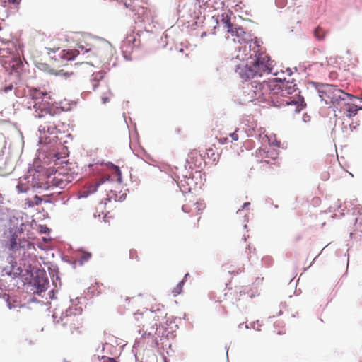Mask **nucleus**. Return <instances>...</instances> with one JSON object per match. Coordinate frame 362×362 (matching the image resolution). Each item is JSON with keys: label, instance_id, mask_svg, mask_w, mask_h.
<instances>
[{"label": "nucleus", "instance_id": "nucleus-1", "mask_svg": "<svg viewBox=\"0 0 362 362\" xmlns=\"http://www.w3.org/2000/svg\"><path fill=\"white\" fill-rule=\"evenodd\" d=\"M236 57L242 62L252 59L245 65H238L235 70L242 79H254L243 88L244 100L248 102H267L273 87L272 82H260L257 79L264 74L273 73L274 61L256 43L253 44L252 48L251 45L249 48L246 45L240 47Z\"/></svg>", "mask_w": 362, "mask_h": 362}, {"label": "nucleus", "instance_id": "nucleus-2", "mask_svg": "<svg viewBox=\"0 0 362 362\" xmlns=\"http://www.w3.org/2000/svg\"><path fill=\"white\" fill-rule=\"evenodd\" d=\"M33 115L39 119L38 131L45 138L49 135H54L61 132L60 125L62 111L54 105L50 107L37 106Z\"/></svg>", "mask_w": 362, "mask_h": 362}, {"label": "nucleus", "instance_id": "nucleus-3", "mask_svg": "<svg viewBox=\"0 0 362 362\" xmlns=\"http://www.w3.org/2000/svg\"><path fill=\"white\" fill-rule=\"evenodd\" d=\"M81 310L70 307L63 313L57 323L60 325L62 332L66 336L76 337L83 332V319Z\"/></svg>", "mask_w": 362, "mask_h": 362}, {"label": "nucleus", "instance_id": "nucleus-4", "mask_svg": "<svg viewBox=\"0 0 362 362\" xmlns=\"http://www.w3.org/2000/svg\"><path fill=\"white\" fill-rule=\"evenodd\" d=\"M315 84L318 90L319 96L327 105L332 104L337 105H339L341 101H344L347 99L351 100L353 98H356L353 95L337 88L336 86L327 83Z\"/></svg>", "mask_w": 362, "mask_h": 362}, {"label": "nucleus", "instance_id": "nucleus-5", "mask_svg": "<svg viewBox=\"0 0 362 362\" xmlns=\"http://www.w3.org/2000/svg\"><path fill=\"white\" fill-rule=\"evenodd\" d=\"M268 96L267 102L272 103L274 106H294V112L297 113L300 112L305 107V105H303V100H301L300 97L285 98L284 95L281 94V93H279V91L273 88V87H272Z\"/></svg>", "mask_w": 362, "mask_h": 362}, {"label": "nucleus", "instance_id": "nucleus-6", "mask_svg": "<svg viewBox=\"0 0 362 362\" xmlns=\"http://www.w3.org/2000/svg\"><path fill=\"white\" fill-rule=\"evenodd\" d=\"M79 54V51L77 49H63L61 50L57 54L54 55L51 58L50 66L52 69L50 72L55 75H63L67 76L69 74L64 72L63 69L55 70L54 68H59L65 66L68 61L74 59V58Z\"/></svg>", "mask_w": 362, "mask_h": 362}, {"label": "nucleus", "instance_id": "nucleus-7", "mask_svg": "<svg viewBox=\"0 0 362 362\" xmlns=\"http://www.w3.org/2000/svg\"><path fill=\"white\" fill-rule=\"evenodd\" d=\"M142 0H134L129 3L124 1L123 4L126 8H129L134 15L136 16V20L139 22H149L153 20V12L146 7L140 4Z\"/></svg>", "mask_w": 362, "mask_h": 362}, {"label": "nucleus", "instance_id": "nucleus-8", "mask_svg": "<svg viewBox=\"0 0 362 362\" xmlns=\"http://www.w3.org/2000/svg\"><path fill=\"white\" fill-rule=\"evenodd\" d=\"M28 96L33 100V108L36 111L37 106H52L48 100L51 99V96L48 92L36 88H30L28 90Z\"/></svg>", "mask_w": 362, "mask_h": 362}, {"label": "nucleus", "instance_id": "nucleus-9", "mask_svg": "<svg viewBox=\"0 0 362 362\" xmlns=\"http://www.w3.org/2000/svg\"><path fill=\"white\" fill-rule=\"evenodd\" d=\"M206 209V204L202 201L199 202H188L182 206V210L185 213L190 214L192 216L197 217V223L201 219V214Z\"/></svg>", "mask_w": 362, "mask_h": 362}, {"label": "nucleus", "instance_id": "nucleus-10", "mask_svg": "<svg viewBox=\"0 0 362 362\" xmlns=\"http://www.w3.org/2000/svg\"><path fill=\"white\" fill-rule=\"evenodd\" d=\"M134 317L136 320L142 322L141 325L143 327L149 325L152 327H157L159 325V317L157 316V318H156V314L153 311L146 310L144 313H136L134 314Z\"/></svg>", "mask_w": 362, "mask_h": 362}, {"label": "nucleus", "instance_id": "nucleus-11", "mask_svg": "<svg viewBox=\"0 0 362 362\" xmlns=\"http://www.w3.org/2000/svg\"><path fill=\"white\" fill-rule=\"evenodd\" d=\"M257 156L261 159V162L265 163H272L279 158V151L269 146L266 148H261L257 151Z\"/></svg>", "mask_w": 362, "mask_h": 362}, {"label": "nucleus", "instance_id": "nucleus-12", "mask_svg": "<svg viewBox=\"0 0 362 362\" xmlns=\"http://www.w3.org/2000/svg\"><path fill=\"white\" fill-rule=\"evenodd\" d=\"M23 229H18L13 232L10 238L9 249L11 250H18L19 248L25 247L26 245H30V243L25 238L21 239L18 238V233H22Z\"/></svg>", "mask_w": 362, "mask_h": 362}, {"label": "nucleus", "instance_id": "nucleus-13", "mask_svg": "<svg viewBox=\"0 0 362 362\" xmlns=\"http://www.w3.org/2000/svg\"><path fill=\"white\" fill-rule=\"evenodd\" d=\"M228 35H226V38L229 39L231 38L234 42H240V40H243L246 33L243 30V28L240 26H237L235 25H231V27L230 28L226 29Z\"/></svg>", "mask_w": 362, "mask_h": 362}, {"label": "nucleus", "instance_id": "nucleus-14", "mask_svg": "<svg viewBox=\"0 0 362 362\" xmlns=\"http://www.w3.org/2000/svg\"><path fill=\"white\" fill-rule=\"evenodd\" d=\"M272 84L273 86V88L278 90L279 93H281L283 95L285 96V98H297L299 97L298 95H296V96H290L293 91H295L294 87L291 86H288V84H285L283 83H276L274 81H272Z\"/></svg>", "mask_w": 362, "mask_h": 362}, {"label": "nucleus", "instance_id": "nucleus-15", "mask_svg": "<svg viewBox=\"0 0 362 362\" xmlns=\"http://www.w3.org/2000/svg\"><path fill=\"white\" fill-rule=\"evenodd\" d=\"M49 280L46 274H42V276H37L35 281L34 286L36 288V293L40 296L49 287Z\"/></svg>", "mask_w": 362, "mask_h": 362}, {"label": "nucleus", "instance_id": "nucleus-16", "mask_svg": "<svg viewBox=\"0 0 362 362\" xmlns=\"http://www.w3.org/2000/svg\"><path fill=\"white\" fill-rule=\"evenodd\" d=\"M68 174L62 175L61 173H55L52 180V185L61 189H64L71 182Z\"/></svg>", "mask_w": 362, "mask_h": 362}, {"label": "nucleus", "instance_id": "nucleus-17", "mask_svg": "<svg viewBox=\"0 0 362 362\" xmlns=\"http://www.w3.org/2000/svg\"><path fill=\"white\" fill-rule=\"evenodd\" d=\"M233 14V12L228 9L224 11L221 15L217 16L218 19L223 25L225 29L230 28L231 25H233V23L230 22L231 16Z\"/></svg>", "mask_w": 362, "mask_h": 362}, {"label": "nucleus", "instance_id": "nucleus-18", "mask_svg": "<svg viewBox=\"0 0 362 362\" xmlns=\"http://www.w3.org/2000/svg\"><path fill=\"white\" fill-rule=\"evenodd\" d=\"M140 45L139 38L134 33L128 35L123 42V46L127 47L132 49L134 47H138Z\"/></svg>", "mask_w": 362, "mask_h": 362}, {"label": "nucleus", "instance_id": "nucleus-19", "mask_svg": "<svg viewBox=\"0 0 362 362\" xmlns=\"http://www.w3.org/2000/svg\"><path fill=\"white\" fill-rule=\"evenodd\" d=\"M361 108V105L359 106L352 103H347L344 105V112L348 117H351L355 116Z\"/></svg>", "mask_w": 362, "mask_h": 362}, {"label": "nucleus", "instance_id": "nucleus-20", "mask_svg": "<svg viewBox=\"0 0 362 362\" xmlns=\"http://www.w3.org/2000/svg\"><path fill=\"white\" fill-rule=\"evenodd\" d=\"M328 31L325 30L322 28L318 26L314 30V36L318 40H323L325 39L326 35H327Z\"/></svg>", "mask_w": 362, "mask_h": 362}, {"label": "nucleus", "instance_id": "nucleus-21", "mask_svg": "<svg viewBox=\"0 0 362 362\" xmlns=\"http://www.w3.org/2000/svg\"><path fill=\"white\" fill-rule=\"evenodd\" d=\"M42 199L37 195H35L32 200L28 199L26 204L29 207H33L41 204Z\"/></svg>", "mask_w": 362, "mask_h": 362}, {"label": "nucleus", "instance_id": "nucleus-22", "mask_svg": "<svg viewBox=\"0 0 362 362\" xmlns=\"http://www.w3.org/2000/svg\"><path fill=\"white\" fill-rule=\"evenodd\" d=\"M184 286V281H181L179 282L177 286L173 289L172 293L174 296H177V295L180 294L182 291Z\"/></svg>", "mask_w": 362, "mask_h": 362}, {"label": "nucleus", "instance_id": "nucleus-23", "mask_svg": "<svg viewBox=\"0 0 362 362\" xmlns=\"http://www.w3.org/2000/svg\"><path fill=\"white\" fill-rule=\"evenodd\" d=\"M80 35H81V33H69L66 35V41L74 42L75 38H78Z\"/></svg>", "mask_w": 362, "mask_h": 362}, {"label": "nucleus", "instance_id": "nucleus-24", "mask_svg": "<svg viewBox=\"0 0 362 362\" xmlns=\"http://www.w3.org/2000/svg\"><path fill=\"white\" fill-rule=\"evenodd\" d=\"M198 156H200L199 152L196 150H193L189 153L187 160L189 163H193V159Z\"/></svg>", "mask_w": 362, "mask_h": 362}, {"label": "nucleus", "instance_id": "nucleus-25", "mask_svg": "<svg viewBox=\"0 0 362 362\" xmlns=\"http://www.w3.org/2000/svg\"><path fill=\"white\" fill-rule=\"evenodd\" d=\"M112 94L110 91V90L107 88V92L104 93V94L101 96L102 102L103 103L105 104L110 100V96H111Z\"/></svg>", "mask_w": 362, "mask_h": 362}, {"label": "nucleus", "instance_id": "nucleus-26", "mask_svg": "<svg viewBox=\"0 0 362 362\" xmlns=\"http://www.w3.org/2000/svg\"><path fill=\"white\" fill-rule=\"evenodd\" d=\"M16 189L19 193H25L28 191L29 187L26 185L20 182L16 186Z\"/></svg>", "mask_w": 362, "mask_h": 362}, {"label": "nucleus", "instance_id": "nucleus-27", "mask_svg": "<svg viewBox=\"0 0 362 362\" xmlns=\"http://www.w3.org/2000/svg\"><path fill=\"white\" fill-rule=\"evenodd\" d=\"M129 257L132 259H136V261L139 260L138 252L134 249H132L129 250Z\"/></svg>", "mask_w": 362, "mask_h": 362}, {"label": "nucleus", "instance_id": "nucleus-28", "mask_svg": "<svg viewBox=\"0 0 362 362\" xmlns=\"http://www.w3.org/2000/svg\"><path fill=\"white\" fill-rule=\"evenodd\" d=\"M114 172H115L116 176L117 177V180L119 182H121L122 177H121V170H120L118 166L115 165L114 166Z\"/></svg>", "mask_w": 362, "mask_h": 362}, {"label": "nucleus", "instance_id": "nucleus-29", "mask_svg": "<svg viewBox=\"0 0 362 362\" xmlns=\"http://www.w3.org/2000/svg\"><path fill=\"white\" fill-rule=\"evenodd\" d=\"M238 131H239V129L236 128L233 133L230 134V136L231 137L233 141H236L238 140V139H239V136L238 134Z\"/></svg>", "mask_w": 362, "mask_h": 362}, {"label": "nucleus", "instance_id": "nucleus-30", "mask_svg": "<svg viewBox=\"0 0 362 362\" xmlns=\"http://www.w3.org/2000/svg\"><path fill=\"white\" fill-rule=\"evenodd\" d=\"M202 1V4H204V5H206L207 6L209 7H214V3H215V1L214 0H200Z\"/></svg>", "mask_w": 362, "mask_h": 362}, {"label": "nucleus", "instance_id": "nucleus-31", "mask_svg": "<svg viewBox=\"0 0 362 362\" xmlns=\"http://www.w3.org/2000/svg\"><path fill=\"white\" fill-rule=\"evenodd\" d=\"M177 183L180 186V187H184V189H182L183 192H187V191L189 192L191 190L190 187H185L184 185L182 184V180L178 181Z\"/></svg>", "mask_w": 362, "mask_h": 362}, {"label": "nucleus", "instance_id": "nucleus-32", "mask_svg": "<svg viewBox=\"0 0 362 362\" xmlns=\"http://www.w3.org/2000/svg\"><path fill=\"white\" fill-rule=\"evenodd\" d=\"M219 143L221 144H224L227 142L228 138L227 137H221L218 139Z\"/></svg>", "mask_w": 362, "mask_h": 362}, {"label": "nucleus", "instance_id": "nucleus-33", "mask_svg": "<svg viewBox=\"0 0 362 362\" xmlns=\"http://www.w3.org/2000/svg\"><path fill=\"white\" fill-rule=\"evenodd\" d=\"M21 0H8V2L13 4H19Z\"/></svg>", "mask_w": 362, "mask_h": 362}, {"label": "nucleus", "instance_id": "nucleus-34", "mask_svg": "<svg viewBox=\"0 0 362 362\" xmlns=\"http://www.w3.org/2000/svg\"><path fill=\"white\" fill-rule=\"evenodd\" d=\"M12 89H13V86H12V85H10L9 86L6 87V88H4V92H5V93H7L8 91L11 90Z\"/></svg>", "mask_w": 362, "mask_h": 362}, {"label": "nucleus", "instance_id": "nucleus-35", "mask_svg": "<svg viewBox=\"0 0 362 362\" xmlns=\"http://www.w3.org/2000/svg\"><path fill=\"white\" fill-rule=\"evenodd\" d=\"M104 182H105V180L104 179H101L100 181H98V182H97L95 183V187H98L99 185H100Z\"/></svg>", "mask_w": 362, "mask_h": 362}, {"label": "nucleus", "instance_id": "nucleus-36", "mask_svg": "<svg viewBox=\"0 0 362 362\" xmlns=\"http://www.w3.org/2000/svg\"><path fill=\"white\" fill-rule=\"evenodd\" d=\"M189 276V274H186L185 275L184 279L182 281H186V279L188 278Z\"/></svg>", "mask_w": 362, "mask_h": 362}, {"label": "nucleus", "instance_id": "nucleus-37", "mask_svg": "<svg viewBox=\"0 0 362 362\" xmlns=\"http://www.w3.org/2000/svg\"><path fill=\"white\" fill-rule=\"evenodd\" d=\"M290 107H291V110L294 112L295 107L294 106H290Z\"/></svg>", "mask_w": 362, "mask_h": 362}, {"label": "nucleus", "instance_id": "nucleus-38", "mask_svg": "<svg viewBox=\"0 0 362 362\" xmlns=\"http://www.w3.org/2000/svg\"><path fill=\"white\" fill-rule=\"evenodd\" d=\"M13 219H15V220H16V221L18 220L16 218H15V217L13 216L12 218H11V219H10V221H11V222H12V221H13Z\"/></svg>", "mask_w": 362, "mask_h": 362}, {"label": "nucleus", "instance_id": "nucleus-39", "mask_svg": "<svg viewBox=\"0 0 362 362\" xmlns=\"http://www.w3.org/2000/svg\"><path fill=\"white\" fill-rule=\"evenodd\" d=\"M250 203H244V206H247V205H249Z\"/></svg>", "mask_w": 362, "mask_h": 362}, {"label": "nucleus", "instance_id": "nucleus-40", "mask_svg": "<svg viewBox=\"0 0 362 362\" xmlns=\"http://www.w3.org/2000/svg\"><path fill=\"white\" fill-rule=\"evenodd\" d=\"M250 203H244V206H247V205H249Z\"/></svg>", "mask_w": 362, "mask_h": 362}, {"label": "nucleus", "instance_id": "nucleus-41", "mask_svg": "<svg viewBox=\"0 0 362 362\" xmlns=\"http://www.w3.org/2000/svg\"><path fill=\"white\" fill-rule=\"evenodd\" d=\"M90 256V254H88V257L86 258V259H88V258Z\"/></svg>", "mask_w": 362, "mask_h": 362}, {"label": "nucleus", "instance_id": "nucleus-42", "mask_svg": "<svg viewBox=\"0 0 362 362\" xmlns=\"http://www.w3.org/2000/svg\"><path fill=\"white\" fill-rule=\"evenodd\" d=\"M54 317H56V313L53 314Z\"/></svg>", "mask_w": 362, "mask_h": 362}]
</instances>
